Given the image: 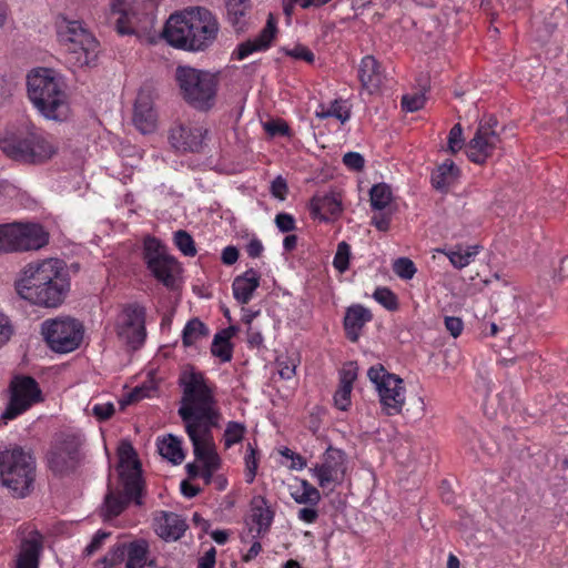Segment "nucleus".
<instances>
[{
  "label": "nucleus",
  "mask_w": 568,
  "mask_h": 568,
  "mask_svg": "<svg viewBox=\"0 0 568 568\" xmlns=\"http://www.w3.org/2000/svg\"><path fill=\"white\" fill-rule=\"evenodd\" d=\"M183 396L179 415L185 423L197 459H205L215 452L211 429L219 425L220 413L215 407L212 389L202 373L184 372L180 377Z\"/></svg>",
  "instance_id": "nucleus-1"
},
{
  "label": "nucleus",
  "mask_w": 568,
  "mask_h": 568,
  "mask_svg": "<svg viewBox=\"0 0 568 568\" xmlns=\"http://www.w3.org/2000/svg\"><path fill=\"white\" fill-rule=\"evenodd\" d=\"M18 295L39 306L57 307L70 288L65 264L59 258H43L24 265L14 282Z\"/></svg>",
  "instance_id": "nucleus-2"
},
{
  "label": "nucleus",
  "mask_w": 568,
  "mask_h": 568,
  "mask_svg": "<svg viewBox=\"0 0 568 568\" xmlns=\"http://www.w3.org/2000/svg\"><path fill=\"white\" fill-rule=\"evenodd\" d=\"M220 32L217 18L206 8L193 7L172 14L163 37L174 48L204 51L216 41Z\"/></svg>",
  "instance_id": "nucleus-3"
},
{
  "label": "nucleus",
  "mask_w": 568,
  "mask_h": 568,
  "mask_svg": "<svg viewBox=\"0 0 568 568\" xmlns=\"http://www.w3.org/2000/svg\"><path fill=\"white\" fill-rule=\"evenodd\" d=\"M27 88L30 101L45 119L64 121L69 116L64 84L52 69L32 70L27 78Z\"/></svg>",
  "instance_id": "nucleus-4"
},
{
  "label": "nucleus",
  "mask_w": 568,
  "mask_h": 568,
  "mask_svg": "<svg viewBox=\"0 0 568 568\" xmlns=\"http://www.w3.org/2000/svg\"><path fill=\"white\" fill-rule=\"evenodd\" d=\"M0 150L11 160L24 164H43L58 152L51 135L34 126L7 131L0 138Z\"/></svg>",
  "instance_id": "nucleus-5"
},
{
  "label": "nucleus",
  "mask_w": 568,
  "mask_h": 568,
  "mask_svg": "<svg viewBox=\"0 0 568 568\" xmlns=\"http://www.w3.org/2000/svg\"><path fill=\"white\" fill-rule=\"evenodd\" d=\"M37 464L34 457L21 447L0 450V483L12 496L24 498L34 488Z\"/></svg>",
  "instance_id": "nucleus-6"
},
{
  "label": "nucleus",
  "mask_w": 568,
  "mask_h": 568,
  "mask_svg": "<svg viewBox=\"0 0 568 568\" xmlns=\"http://www.w3.org/2000/svg\"><path fill=\"white\" fill-rule=\"evenodd\" d=\"M110 9L111 16L116 17L114 27L121 36L141 38L154 26L153 3L150 0H111Z\"/></svg>",
  "instance_id": "nucleus-7"
},
{
  "label": "nucleus",
  "mask_w": 568,
  "mask_h": 568,
  "mask_svg": "<svg viewBox=\"0 0 568 568\" xmlns=\"http://www.w3.org/2000/svg\"><path fill=\"white\" fill-rule=\"evenodd\" d=\"M175 78L183 99L199 110H209L213 106L219 80L211 72L191 67H179Z\"/></svg>",
  "instance_id": "nucleus-8"
},
{
  "label": "nucleus",
  "mask_w": 568,
  "mask_h": 568,
  "mask_svg": "<svg viewBox=\"0 0 568 568\" xmlns=\"http://www.w3.org/2000/svg\"><path fill=\"white\" fill-rule=\"evenodd\" d=\"M58 37L73 65L87 67L97 59L99 43L82 22L63 18L58 23Z\"/></svg>",
  "instance_id": "nucleus-9"
},
{
  "label": "nucleus",
  "mask_w": 568,
  "mask_h": 568,
  "mask_svg": "<svg viewBox=\"0 0 568 568\" xmlns=\"http://www.w3.org/2000/svg\"><path fill=\"white\" fill-rule=\"evenodd\" d=\"M143 261L152 276L169 290H176L182 273L178 260L170 255L155 237H146L143 243Z\"/></svg>",
  "instance_id": "nucleus-10"
},
{
  "label": "nucleus",
  "mask_w": 568,
  "mask_h": 568,
  "mask_svg": "<svg viewBox=\"0 0 568 568\" xmlns=\"http://www.w3.org/2000/svg\"><path fill=\"white\" fill-rule=\"evenodd\" d=\"M120 478L123 485V491H109L104 498L102 516L106 519L119 516L131 500L138 506L142 505L143 481L141 465L134 462L129 470L120 471Z\"/></svg>",
  "instance_id": "nucleus-11"
},
{
  "label": "nucleus",
  "mask_w": 568,
  "mask_h": 568,
  "mask_svg": "<svg viewBox=\"0 0 568 568\" xmlns=\"http://www.w3.org/2000/svg\"><path fill=\"white\" fill-rule=\"evenodd\" d=\"M83 438L75 433L57 434L48 453L49 468L57 475L73 471L82 460Z\"/></svg>",
  "instance_id": "nucleus-12"
},
{
  "label": "nucleus",
  "mask_w": 568,
  "mask_h": 568,
  "mask_svg": "<svg viewBox=\"0 0 568 568\" xmlns=\"http://www.w3.org/2000/svg\"><path fill=\"white\" fill-rule=\"evenodd\" d=\"M9 402L0 418L7 424L26 413L42 400V393L37 381L31 376H14L10 382Z\"/></svg>",
  "instance_id": "nucleus-13"
},
{
  "label": "nucleus",
  "mask_w": 568,
  "mask_h": 568,
  "mask_svg": "<svg viewBox=\"0 0 568 568\" xmlns=\"http://www.w3.org/2000/svg\"><path fill=\"white\" fill-rule=\"evenodd\" d=\"M3 231L7 253L39 251L49 243V233L38 223L3 224Z\"/></svg>",
  "instance_id": "nucleus-14"
},
{
  "label": "nucleus",
  "mask_w": 568,
  "mask_h": 568,
  "mask_svg": "<svg viewBox=\"0 0 568 568\" xmlns=\"http://www.w3.org/2000/svg\"><path fill=\"white\" fill-rule=\"evenodd\" d=\"M367 376L375 385L383 409L387 415L400 413L405 403L403 379L386 372L383 365L372 366Z\"/></svg>",
  "instance_id": "nucleus-15"
},
{
  "label": "nucleus",
  "mask_w": 568,
  "mask_h": 568,
  "mask_svg": "<svg viewBox=\"0 0 568 568\" xmlns=\"http://www.w3.org/2000/svg\"><path fill=\"white\" fill-rule=\"evenodd\" d=\"M41 332L50 348L57 353L72 352L82 341V326L72 318L45 321Z\"/></svg>",
  "instance_id": "nucleus-16"
},
{
  "label": "nucleus",
  "mask_w": 568,
  "mask_h": 568,
  "mask_svg": "<svg viewBox=\"0 0 568 568\" xmlns=\"http://www.w3.org/2000/svg\"><path fill=\"white\" fill-rule=\"evenodd\" d=\"M115 329L118 337L128 346L140 348L146 337L145 308L138 303L124 305L118 315Z\"/></svg>",
  "instance_id": "nucleus-17"
},
{
  "label": "nucleus",
  "mask_w": 568,
  "mask_h": 568,
  "mask_svg": "<svg viewBox=\"0 0 568 568\" xmlns=\"http://www.w3.org/2000/svg\"><path fill=\"white\" fill-rule=\"evenodd\" d=\"M497 125L498 121L493 115L479 122L474 138L467 144V155L471 162L484 164L499 148L501 140L496 131Z\"/></svg>",
  "instance_id": "nucleus-18"
},
{
  "label": "nucleus",
  "mask_w": 568,
  "mask_h": 568,
  "mask_svg": "<svg viewBox=\"0 0 568 568\" xmlns=\"http://www.w3.org/2000/svg\"><path fill=\"white\" fill-rule=\"evenodd\" d=\"M345 454L338 449L329 446L324 455L322 463L316 464L311 471L317 479L318 486L326 488L342 484L346 470Z\"/></svg>",
  "instance_id": "nucleus-19"
},
{
  "label": "nucleus",
  "mask_w": 568,
  "mask_h": 568,
  "mask_svg": "<svg viewBox=\"0 0 568 568\" xmlns=\"http://www.w3.org/2000/svg\"><path fill=\"white\" fill-rule=\"evenodd\" d=\"M149 544L144 539H138L130 544H119L111 548L103 558V562L111 566L120 564L128 556L126 568H144L148 561Z\"/></svg>",
  "instance_id": "nucleus-20"
},
{
  "label": "nucleus",
  "mask_w": 568,
  "mask_h": 568,
  "mask_svg": "<svg viewBox=\"0 0 568 568\" xmlns=\"http://www.w3.org/2000/svg\"><path fill=\"white\" fill-rule=\"evenodd\" d=\"M207 130L202 125L178 124L170 131L171 145L182 152H199L206 138Z\"/></svg>",
  "instance_id": "nucleus-21"
},
{
  "label": "nucleus",
  "mask_w": 568,
  "mask_h": 568,
  "mask_svg": "<svg viewBox=\"0 0 568 568\" xmlns=\"http://www.w3.org/2000/svg\"><path fill=\"white\" fill-rule=\"evenodd\" d=\"M153 526L158 536L164 540L180 539L187 528L185 520L180 515L165 510L154 513Z\"/></svg>",
  "instance_id": "nucleus-22"
},
{
  "label": "nucleus",
  "mask_w": 568,
  "mask_h": 568,
  "mask_svg": "<svg viewBox=\"0 0 568 568\" xmlns=\"http://www.w3.org/2000/svg\"><path fill=\"white\" fill-rule=\"evenodd\" d=\"M156 112L149 94L140 92L133 113V123L135 128L143 134L152 133L156 129Z\"/></svg>",
  "instance_id": "nucleus-23"
},
{
  "label": "nucleus",
  "mask_w": 568,
  "mask_h": 568,
  "mask_svg": "<svg viewBox=\"0 0 568 568\" xmlns=\"http://www.w3.org/2000/svg\"><path fill=\"white\" fill-rule=\"evenodd\" d=\"M276 30V23L273 17L270 16L265 27L256 38L247 40L239 45L236 51L237 59L243 60L253 52L266 50L271 45Z\"/></svg>",
  "instance_id": "nucleus-24"
},
{
  "label": "nucleus",
  "mask_w": 568,
  "mask_h": 568,
  "mask_svg": "<svg viewBox=\"0 0 568 568\" xmlns=\"http://www.w3.org/2000/svg\"><path fill=\"white\" fill-rule=\"evenodd\" d=\"M311 214L321 221H328L342 212V201L334 193L316 194L310 203Z\"/></svg>",
  "instance_id": "nucleus-25"
},
{
  "label": "nucleus",
  "mask_w": 568,
  "mask_h": 568,
  "mask_svg": "<svg viewBox=\"0 0 568 568\" xmlns=\"http://www.w3.org/2000/svg\"><path fill=\"white\" fill-rule=\"evenodd\" d=\"M372 313L361 304H354L346 310L344 328L346 336L352 342H357L363 327L372 321Z\"/></svg>",
  "instance_id": "nucleus-26"
},
{
  "label": "nucleus",
  "mask_w": 568,
  "mask_h": 568,
  "mask_svg": "<svg viewBox=\"0 0 568 568\" xmlns=\"http://www.w3.org/2000/svg\"><path fill=\"white\" fill-rule=\"evenodd\" d=\"M260 280L261 276L254 268H250L242 275L236 276L232 284L234 298L240 304H247L252 300L253 293L260 286Z\"/></svg>",
  "instance_id": "nucleus-27"
},
{
  "label": "nucleus",
  "mask_w": 568,
  "mask_h": 568,
  "mask_svg": "<svg viewBox=\"0 0 568 568\" xmlns=\"http://www.w3.org/2000/svg\"><path fill=\"white\" fill-rule=\"evenodd\" d=\"M42 541L39 535L22 540L14 568H39Z\"/></svg>",
  "instance_id": "nucleus-28"
},
{
  "label": "nucleus",
  "mask_w": 568,
  "mask_h": 568,
  "mask_svg": "<svg viewBox=\"0 0 568 568\" xmlns=\"http://www.w3.org/2000/svg\"><path fill=\"white\" fill-rule=\"evenodd\" d=\"M358 77L362 85L369 92L378 90L385 80V74L373 55H366L362 59Z\"/></svg>",
  "instance_id": "nucleus-29"
},
{
  "label": "nucleus",
  "mask_w": 568,
  "mask_h": 568,
  "mask_svg": "<svg viewBox=\"0 0 568 568\" xmlns=\"http://www.w3.org/2000/svg\"><path fill=\"white\" fill-rule=\"evenodd\" d=\"M251 511L252 521L256 525V534L253 537L257 538L268 530L274 514L267 506L265 498L261 496L253 498Z\"/></svg>",
  "instance_id": "nucleus-30"
},
{
  "label": "nucleus",
  "mask_w": 568,
  "mask_h": 568,
  "mask_svg": "<svg viewBox=\"0 0 568 568\" xmlns=\"http://www.w3.org/2000/svg\"><path fill=\"white\" fill-rule=\"evenodd\" d=\"M458 173L454 162L447 160L433 172L432 184L436 190L446 192L456 182Z\"/></svg>",
  "instance_id": "nucleus-31"
},
{
  "label": "nucleus",
  "mask_w": 568,
  "mask_h": 568,
  "mask_svg": "<svg viewBox=\"0 0 568 568\" xmlns=\"http://www.w3.org/2000/svg\"><path fill=\"white\" fill-rule=\"evenodd\" d=\"M158 450L162 457L174 465L181 464L185 457L181 440L171 434L158 439Z\"/></svg>",
  "instance_id": "nucleus-32"
},
{
  "label": "nucleus",
  "mask_w": 568,
  "mask_h": 568,
  "mask_svg": "<svg viewBox=\"0 0 568 568\" xmlns=\"http://www.w3.org/2000/svg\"><path fill=\"white\" fill-rule=\"evenodd\" d=\"M248 3L245 0H227L226 12L227 21L236 32H243L247 26L246 14Z\"/></svg>",
  "instance_id": "nucleus-33"
},
{
  "label": "nucleus",
  "mask_w": 568,
  "mask_h": 568,
  "mask_svg": "<svg viewBox=\"0 0 568 568\" xmlns=\"http://www.w3.org/2000/svg\"><path fill=\"white\" fill-rule=\"evenodd\" d=\"M291 497L301 505L316 506L321 500V494L316 487L306 479L300 480V486H291Z\"/></svg>",
  "instance_id": "nucleus-34"
},
{
  "label": "nucleus",
  "mask_w": 568,
  "mask_h": 568,
  "mask_svg": "<svg viewBox=\"0 0 568 568\" xmlns=\"http://www.w3.org/2000/svg\"><path fill=\"white\" fill-rule=\"evenodd\" d=\"M480 246L478 245H471L467 246L465 250H463L460 246L457 247V250H437V252L443 253L448 257L450 263L456 268H464L467 265L471 263L474 257L479 253Z\"/></svg>",
  "instance_id": "nucleus-35"
},
{
  "label": "nucleus",
  "mask_w": 568,
  "mask_h": 568,
  "mask_svg": "<svg viewBox=\"0 0 568 568\" xmlns=\"http://www.w3.org/2000/svg\"><path fill=\"white\" fill-rule=\"evenodd\" d=\"M234 331V327H229L217 333L213 338L211 352L222 362H230L232 359V346L230 344V338L233 336Z\"/></svg>",
  "instance_id": "nucleus-36"
},
{
  "label": "nucleus",
  "mask_w": 568,
  "mask_h": 568,
  "mask_svg": "<svg viewBox=\"0 0 568 568\" xmlns=\"http://www.w3.org/2000/svg\"><path fill=\"white\" fill-rule=\"evenodd\" d=\"M209 335V328L199 318L190 320L183 328L182 342L184 346H192Z\"/></svg>",
  "instance_id": "nucleus-37"
},
{
  "label": "nucleus",
  "mask_w": 568,
  "mask_h": 568,
  "mask_svg": "<svg viewBox=\"0 0 568 568\" xmlns=\"http://www.w3.org/2000/svg\"><path fill=\"white\" fill-rule=\"evenodd\" d=\"M371 205L374 210L382 211L393 200L390 186L386 183H378L372 186L369 191Z\"/></svg>",
  "instance_id": "nucleus-38"
},
{
  "label": "nucleus",
  "mask_w": 568,
  "mask_h": 568,
  "mask_svg": "<svg viewBox=\"0 0 568 568\" xmlns=\"http://www.w3.org/2000/svg\"><path fill=\"white\" fill-rule=\"evenodd\" d=\"M316 116L320 119L333 116L342 123H345L351 118V109L347 106L346 101L335 100L327 109L322 106L321 110L316 112Z\"/></svg>",
  "instance_id": "nucleus-39"
},
{
  "label": "nucleus",
  "mask_w": 568,
  "mask_h": 568,
  "mask_svg": "<svg viewBox=\"0 0 568 568\" xmlns=\"http://www.w3.org/2000/svg\"><path fill=\"white\" fill-rule=\"evenodd\" d=\"M174 244L185 256H195L196 248L192 236L184 230H179L173 236Z\"/></svg>",
  "instance_id": "nucleus-40"
},
{
  "label": "nucleus",
  "mask_w": 568,
  "mask_h": 568,
  "mask_svg": "<svg viewBox=\"0 0 568 568\" xmlns=\"http://www.w3.org/2000/svg\"><path fill=\"white\" fill-rule=\"evenodd\" d=\"M245 427L237 422H230L224 432V445L230 448L243 439Z\"/></svg>",
  "instance_id": "nucleus-41"
},
{
  "label": "nucleus",
  "mask_w": 568,
  "mask_h": 568,
  "mask_svg": "<svg viewBox=\"0 0 568 568\" xmlns=\"http://www.w3.org/2000/svg\"><path fill=\"white\" fill-rule=\"evenodd\" d=\"M393 271L398 277L403 280H410L414 277L417 270L412 260L407 257H399L394 262Z\"/></svg>",
  "instance_id": "nucleus-42"
},
{
  "label": "nucleus",
  "mask_w": 568,
  "mask_h": 568,
  "mask_svg": "<svg viewBox=\"0 0 568 568\" xmlns=\"http://www.w3.org/2000/svg\"><path fill=\"white\" fill-rule=\"evenodd\" d=\"M373 297L385 308L394 311L398 306L396 295L387 287H377Z\"/></svg>",
  "instance_id": "nucleus-43"
},
{
  "label": "nucleus",
  "mask_w": 568,
  "mask_h": 568,
  "mask_svg": "<svg viewBox=\"0 0 568 568\" xmlns=\"http://www.w3.org/2000/svg\"><path fill=\"white\" fill-rule=\"evenodd\" d=\"M351 246L346 242H341L337 245V251L334 256L333 264L341 273L345 272L349 265Z\"/></svg>",
  "instance_id": "nucleus-44"
},
{
  "label": "nucleus",
  "mask_w": 568,
  "mask_h": 568,
  "mask_svg": "<svg viewBox=\"0 0 568 568\" xmlns=\"http://www.w3.org/2000/svg\"><path fill=\"white\" fill-rule=\"evenodd\" d=\"M278 374L283 379H291L295 375L297 359L290 356H280L276 359Z\"/></svg>",
  "instance_id": "nucleus-45"
},
{
  "label": "nucleus",
  "mask_w": 568,
  "mask_h": 568,
  "mask_svg": "<svg viewBox=\"0 0 568 568\" xmlns=\"http://www.w3.org/2000/svg\"><path fill=\"white\" fill-rule=\"evenodd\" d=\"M426 98L424 93L416 92L414 94H405L402 98V106L407 112L420 110L425 104Z\"/></svg>",
  "instance_id": "nucleus-46"
},
{
  "label": "nucleus",
  "mask_w": 568,
  "mask_h": 568,
  "mask_svg": "<svg viewBox=\"0 0 568 568\" xmlns=\"http://www.w3.org/2000/svg\"><path fill=\"white\" fill-rule=\"evenodd\" d=\"M136 459V454L131 444H122L120 447V470H129Z\"/></svg>",
  "instance_id": "nucleus-47"
},
{
  "label": "nucleus",
  "mask_w": 568,
  "mask_h": 568,
  "mask_svg": "<svg viewBox=\"0 0 568 568\" xmlns=\"http://www.w3.org/2000/svg\"><path fill=\"white\" fill-rule=\"evenodd\" d=\"M464 145L463 128L459 123L455 124L448 134V150L456 153L462 150Z\"/></svg>",
  "instance_id": "nucleus-48"
},
{
  "label": "nucleus",
  "mask_w": 568,
  "mask_h": 568,
  "mask_svg": "<svg viewBox=\"0 0 568 568\" xmlns=\"http://www.w3.org/2000/svg\"><path fill=\"white\" fill-rule=\"evenodd\" d=\"M248 453L245 456V466H246V481L253 483L255 476H256V469H257V459H256V450L252 447V445H248Z\"/></svg>",
  "instance_id": "nucleus-49"
},
{
  "label": "nucleus",
  "mask_w": 568,
  "mask_h": 568,
  "mask_svg": "<svg viewBox=\"0 0 568 568\" xmlns=\"http://www.w3.org/2000/svg\"><path fill=\"white\" fill-rule=\"evenodd\" d=\"M351 392L352 388L339 385L334 394V403L338 409L346 410L351 405Z\"/></svg>",
  "instance_id": "nucleus-50"
},
{
  "label": "nucleus",
  "mask_w": 568,
  "mask_h": 568,
  "mask_svg": "<svg viewBox=\"0 0 568 568\" xmlns=\"http://www.w3.org/2000/svg\"><path fill=\"white\" fill-rule=\"evenodd\" d=\"M343 163L349 170L359 172L364 168L365 160L358 152H347L343 156Z\"/></svg>",
  "instance_id": "nucleus-51"
},
{
  "label": "nucleus",
  "mask_w": 568,
  "mask_h": 568,
  "mask_svg": "<svg viewBox=\"0 0 568 568\" xmlns=\"http://www.w3.org/2000/svg\"><path fill=\"white\" fill-rule=\"evenodd\" d=\"M357 377V366L354 363H347L344 365L341 376L339 385L353 388V383Z\"/></svg>",
  "instance_id": "nucleus-52"
},
{
  "label": "nucleus",
  "mask_w": 568,
  "mask_h": 568,
  "mask_svg": "<svg viewBox=\"0 0 568 568\" xmlns=\"http://www.w3.org/2000/svg\"><path fill=\"white\" fill-rule=\"evenodd\" d=\"M109 536H110V532H108V531H103V530L97 531L95 535L93 536L92 540L90 541V544L84 548L83 554L87 557H90L93 554H95L102 547L104 540Z\"/></svg>",
  "instance_id": "nucleus-53"
},
{
  "label": "nucleus",
  "mask_w": 568,
  "mask_h": 568,
  "mask_svg": "<svg viewBox=\"0 0 568 568\" xmlns=\"http://www.w3.org/2000/svg\"><path fill=\"white\" fill-rule=\"evenodd\" d=\"M285 53L294 59L304 60L308 63L314 61V53L305 45H295L293 49L285 50Z\"/></svg>",
  "instance_id": "nucleus-54"
},
{
  "label": "nucleus",
  "mask_w": 568,
  "mask_h": 568,
  "mask_svg": "<svg viewBox=\"0 0 568 568\" xmlns=\"http://www.w3.org/2000/svg\"><path fill=\"white\" fill-rule=\"evenodd\" d=\"M275 224L277 229L283 233H287L295 230V220L288 213H278L275 216Z\"/></svg>",
  "instance_id": "nucleus-55"
},
{
  "label": "nucleus",
  "mask_w": 568,
  "mask_h": 568,
  "mask_svg": "<svg viewBox=\"0 0 568 568\" xmlns=\"http://www.w3.org/2000/svg\"><path fill=\"white\" fill-rule=\"evenodd\" d=\"M114 413V405L112 403L95 404L92 407L91 414L99 420L109 419Z\"/></svg>",
  "instance_id": "nucleus-56"
},
{
  "label": "nucleus",
  "mask_w": 568,
  "mask_h": 568,
  "mask_svg": "<svg viewBox=\"0 0 568 568\" xmlns=\"http://www.w3.org/2000/svg\"><path fill=\"white\" fill-rule=\"evenodd\" d=\"M445 327L450 333V335L456 338L462 334L464 329V323L460 317L446 316Z\"/></svg>",
  "instance_id": "nucleus-57"
},
{
  "label": "nucleus",
  "mask_w": 568,
  "mask_h": 568,
  "mask_svg": "<svg viewBox=\"0 0 568 568\" xmlns=\"http://www.w3.org/2000/svg\"><path fill=\"white\" fill-rule=\"evenodd\" d=\"M271 192L274 197L284 200L287 192L286 181L282 176H277L271 184Z\"/></svg>",
  "instance_id": "nucleus-58"
},
{
  "label": "nucleus",
  "mask_w": 568,
  "mask_h": 568,
  "mask_svg": "<svg viewBox=\"0 0 568 568\" xmlns=\"http://www.w3.org/2000/svg\"><path fill=\"white\" fill-rule=\"evenodd\" d=\"M12 327L9 320L0 313V347H2L11 337Z\"/></svg>",
  "instance_id": "nucleus-59"
},
{
  "label": "nucleus",
  "mask_w": 568,
  "mask_h": 568,
  "mask_svg": "<svg viewBox=\"0 0 568 568\" xmlns=\"http://www.w3.org/2000/svg\"><path fill=\"white\" fill-rule=\"evenodd\" d=\"M216 550L211 547L199 560L197 568H214Z\"/></svg>",
  "instance_id": "nucleus-60"
},
{
  "label": "nucleus",
  "mask_w": 568,
  "mask_h": 568,
  "mask_svg": "<svg viewBox=\"0 0 568 568\" xmlns=\"http://www.w3.org/2000/svg\"><path fill=\"white\" fill-rule=\"evenodd\" d=\"M264 338L262 333L254 328L253 326L247 327V343L251 347H261L263 345Z\"/></svg>",
  "instance_id": "nucleus-61"
},
{
  "label": "nucleus",
  "mask_w": 568,
  "mask_h": 568,
  "mask_svg": "<svg viewBox=\"0 0 568 568\" xmlns=\"http://www.w3.org/2000/svg\"><path fill=\"white\" fill-rule=\"evenodd\" d=\"M264 128L271 135H284L288 132V125L285 122H267Z\"/></svg>",
  "instance_id": "nucleus-62"
},
{
  "label": "nucleus",
  "mask_w": 568,
  "mask_h": 568,
  "mask_svg": "<svg viewBox=\"0 0 568 568\" xmlns=\"http://www.w3.org/2000/svg\"><path fill=\"white\" fill-rule=\"evenodd\" d=\"M318 517L317 510L314 508V506L311 507H304L298 510V519L307 523L313 524Z\"/></svg>",
  "instance_id": "nucleus-63"
},
{
  "label": "nucleus",
  "mask_w": 568,
  "mask_h": 568,
  "mask_svg": "<svg viewBox=\"0 0 568 568\" xmlns=\"http://www.w3.org/2000/svg\"><path fill=\"white\" fill-rule=\"evenodd\" d=\"M239 258V251L235 246H226L223 252L221 260L225 265L234 264Z\"/></svg>",
  "instance_id": "nucleus-64"
}]
</instances>
